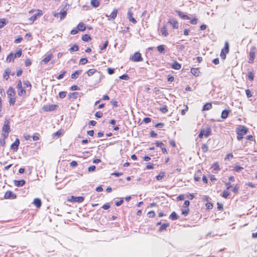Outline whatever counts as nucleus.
<instances>
[{"label": "nucleus", "mask_w": 257, "mask_h": 257, "mask_svg": "<svg viewBox=\"0 0 257 257\" xmlns=\"http://www.w3.org/2000/svg\"><path fill=\"white\" fill-rule=\"evenodd\" d=\"M229 111L227 110H223L221 112V117L223 119H225L227 117Z\"/></svg>", "instance_id": "a878e982"}, {"label": "nucleus", "mask_w": 257, "mask_h": 257, "mask_svg": "<svg viewBox=\"0 0 257 257\" xmlns=\"http://www.w3.org/2000/svg\"><path fill=\"white\" fill-rule=\"evenodd\" d=\"M7 94L9 97L14 96L15 94V89L13 87H10L7 91Z\"/></svg>", "instance_id": "aec40b11"}, {"label": "nucleus", "mask_w": 257, "mask_h": 257, "mask_svg": "<svg viewBox=\"0 0 257 257\" xmlns=\"http://www.w3.org/2000/svg\"><path fill=\"white\" fill-rule=\"evenodd\" d=\"M155 213L154 211H150L147 213V216L150 218L153 217L155 216Z\"/></svg>", "instance_id": "603ef678"}, {"label": "nucleus", "mask_w": 257, "mask_h": 257, "mask_svg": "<svg viewBox=\"0 0 257 257\" xmlns=\"http://www.w3.org/2000/svg\"><path fill=\"white\" fill-rule=\"evenodd\" d=\"M233 156L231 153L228 154L225 158V160H230V159L233 158Z\"/></svg>", "instance_id": "e2e57ef3"}, {"label": "nucleus", "mask_w": 257, "mask_h": 257, "mask_svg": "<svg viewBox=\"0 0 257 257\" xmlns=\"http://www.w3.org/2000/svg\"><path fill=\"white\" fill-rule=\"evenodd\" d=\"M66 95V91H61L59 93V96L61 98H64Z\"/></svg>", "instance_id": "49530a36"}, {"label": "nucleus", "mask_w": 257, "mask_h": 257, "mask_svg": "<svg viewBox=\"0 0 257 257\" xmlns=\"http://www.w3.org/2000/svg\"><path fill=\"white\" fill-rule=\"evenodd\" d=\"M42 14L41 12H39L37 14H35V15H34L33 16H32L31 18H30V20H32V21H35L36 18H37V17L38 16H40Z\"/></svg>", "instance_id": "ea45409f"}, {"label": "nucleus", "mask_w": 257, "mask_h": 257, "mask_svg": "<svg viewBox=\"0 0 257 257\" xmlns=\"http://www.w3.org/2000/svg\"><path fill=\"white\" fill-rule=\"evenodd\" d=\"M5 199H14L17 198V195L11 191H7L4 196Z\"/></svg>", "instance_id": "423d86ee"}, {"label": "nucleus", "mask_w": 257, "mask_h": 257, "mask_svg": "<svg viewBox=\"0 0 257 257\" xmlns=\"http://www.w3.org/2000/svg\"><path fill=\"white\" fill-rule=\"evenodd\" d=\"M16 102V98L10 97L9 103L10 105H14Z\"/></svg>", "instance_id": "864d4df0"}, {"label": "nucleus", "mask_w": 257, "mask_h": 257, "mask_svg": "<svg viewBox=\"0 0 257 257\" xmlns=\"http://www.w3.org/2000/svg\"><path fill=\"white\" fill-rule=\"evenodd\" d=\"M79 50V47L77 45H74L73 46H72L70 49L69 51L71 52H73L75 51H77Z\"/></svg>", "instance_id": "f704fd0d"}, {"label": "nucleus", "mask_w": 257, "mask_h": 257, "mask_svg": "<svg viewBox=\"0 0 257 257\" xmlns=\"http://www.w3.org/2000/svg\"><path fill=\"white\" fill-rule=\"evenodd\" d=\"M5 19H0V29L3 28L6 25Z\"/></svg>", "instance_id": "a19ab883"}, {"label": "nucleus", "mask_w": 257, "mask_h": 257, "mask_svg": "<svg viewBox=\"0 0 257 257\" xmlns=\"http://www.w3.org/2000/svg\"><path fill=\"white\" fill-rule=\"evenodd\" d=\"M56 104L47 105L43 106V110L45 111H51L56 109L58 107Z\"/></svg>", "instance_id": "6e6552de"}, {"label": "nucleus", "mask_w": 257, "mask_h": 257, "mask_svg": "<svg viewBox=\"0 0 257 257\" xmlns=\"http://www.w3.org/2000/svg\"><path fill=\"white\" fill-rule=\"evenodd\" d=\"M178 215L175 213V212H173L170 215L169 218L170 219L175 220H176L178 218Z\"/></svg>", "instance_id": "72a5a7b5"}, {"label": "nucleus", "mask_w": 257, "mask_h": 257, "mask_svg": "<svg viewBox=\"0 0 257 257\" xmlns=\"http://www.w3.org/2000/svg\"><path fill=\"white\" fill-rule=\"evenodd\" d=\"M247 128L243 125H240L236 129V133L239 136H244L247 133Z\"/></svg>", "instance_id": "f03ea898"}, {"label": "nucleus", "mask_w": 257, "mask_h": 257, "mask_svg": "<svg viewBox=\"0 0 257 257\" xmlns=\"http://www.w3.org/2000/svg\"><path fill=\"white\" fill-rule=\"evenodd\" d=\"M191 73L195 76H198L199 75L200 71L198 68H192L191 69Z\"/></svg>", "instance_id": "393cba45"}, {"label": "nucleus", "mask_w": 257, "mask_h": 257, "mask_svg": "<svg viewBox=\"0 0 257 257\" xmlns=\"http://www.w3.org/2000/svg\"><path fill=\"white\" fill-rule=\"evenodd\" d=\"M119 79L127 80L129 79V76L127 74H123L119 76Z\"/></svg>", "instance_id": "8fccbe9b"}, {"label": "nucleus", "mask_w": 257, "mask_h": 257, "mask_svg": "<svg viewBox=\"0 0 257 257\" xmlns=\"http://www.w3.org/2000/svg\"><path fill=\"white\" fill-rule=\"evenodd\" d=\"M212 107V106L211 103H206L203 105L202 110H208L211 109Z\"/></svg>", "instance_id": "5701e85b"}, {"label": "nucleus", "mask_w": 257, "mask_h": 257, "mask_svg": "<svg viewBox=\"0 0 257 257\" xmlns=\"http://www.w3.org/2000/svg\"><path fill=\"white\" fill-rule=\"evenodd\" d=\"M69 5H65V6L61 10L60 12L59 13V15L60 16V20H63L66 17L67 11Z\"/></svg>", "instance_id": "7ed1b4c3"}, {"label": "nucleus", "mask_w": 257, "mask_h": 257, "mask_svg": "<svg viewBox=\"0 0 257 257\" xmlns=\"http://www.w3.org/2000/svg\"><path fill=\"white\" fill-rule=\"evenodd\" d=\"M243 169V167H242L241 166H238V165H235L234 167V170L235 171H236V172H239L240 171H241Z\"/></svg>", "instance_id": "4c0bfd02"}, {"label": "nucleus", "mask_w": 257, "mask_h": 257, "mask_svg": "<svg viewBox=\"0 0 257 257\" xmlns=\"http://www.w3.org/2000/svg\"><path fill=\"white\" fill-rule=\"evenodd\" d=\"M117 14V10L116 9H114L113 10V11L111 12V13L110 14V15H109V17L111 18L114 19L116 17Z\"/></svg>", "instance_id": "2f4dec72"}, {"label": "nucleus", "mask_w": 257, "mask_h": 257, "mask_svg": "<svg viewBox=\"0 0 257 257\" xmlns=\"http://www.w3.org/2000/svg\"><path fill=\"white\" fill-rule=\"evenodd\" d=\"M91 39L90 36L88 34H85L82 37V40L85 42H88Z\"/></svg>", "instance_id": "473e14b6"}, {"label": "nucleus", "mask_w": 257, "mask_h": 257, "mask_svg": "<svg viewBox=\"0 0 257 257\" xmlns=\"http://www.w3.org/2000/svg\"><path fill=\"white\" fill-rule=\"evenodd\" d=\"M107 72L109 74L111 75L114 73V69L111 68H108Z\"/></svg>", "instance_id": "13d9d810"}, {"label": "nucleus", "mask_w": 257, "mask_h": 257, "mask_svg": "<svg viewBox=\"0 0 257 257\" xmlns=\"http://www.w3.org/2000/svg\"><path fill=\"white\" fill-rule=\"evenodd\" d=\"M159 110L162 112V113H166L168 111V108L166 105H164L162 107H161L159 108Z\"/></svg>", "instance_id": "58836bf2"}, {"label": "nucleus", "mask_w": 257, "mask_h": 257, "mask_svg": "<svg viewBox=\"0 0 257 257\" xmlns=\"http://www.w3.org/2000/svg\"><path fill=\"white\" fill-rule=\"evenodd\" d=\"M10 74L11 70L9 68L6 69L5 71V73L4 74V78L6 80H8Z\"/></svg>", "instance_id": "4be33fe9"}, {"label": "nucleus", "mask_w": 257, "mask_h": 257, "mask_svg": "<svg viewBox=\"0 0 257 257\" xmlns=\"http://www.w3.org/2000/svg\"><path fill=\"white\" fill-rule=\"evenodd\" d=\"M220 57L221 59L224 60L226 58V53H224V50H222L220 53Z\"/></svg>", "instance_id": "bf43d9fd"}, {"label": "nucleus", "mask_w": 257, "mask_h": 257, "mask_svg": "<svg viewBox=\"0 0 257 257\" xmlns=\"http://www.w3.org/2000/svg\"><path fill=\"white\" fill-rule=\"evenodd\" d=\"M222 50H224V52L226 54L228 53L229 50V46L228 42H225L224 47Z\"/></svg>", "instance_id": "c85d7f7f"}, {"label": "nucleus", "mask_w": 257, "mask_h": 257, "mask_svg": "<svg viewBox=\"0 0 257 257\" xmlns=\"http://www.w3.org/2000/svg\"><path fill=\"white\" fill-rule=\"evenodd\" d=\"M24 84L25 85L26 87H30V88H31L32 87V85H31V83L30 82V81L27 80L26 81H24Z\"/></svg>", "instance_id": "052dcab7"}, {"label": "nucleus", "mask_w": 257, "mask_h": 257, "mask_svg": "<svg viewBox=\"0 0 257 257\" xmlns=\"http://www.w3.org/2000/svg\"><path fill=\"white\" fill-rule=\"evenodd\" d=\"M52 57H53L52 54H50L48 55L47 56H46L44 59H43L42 60V63H44L45 64L47 63L48 62H49L50 61V60L51 59Z\"/></svg>", "instance_id": "412c9836"}, {"label": "nucleus", "mask_w": 257, "mask_h": 257, "mask_svg": "<svg viewBox=\"0 0 257 257\" xmlns=\"http://www.w3.org/2000/svg\"><path fill=\"white\" fill-rule=\"evenodd\" d=\"M202 150L203 153H206L208 151V147L206 144H204L202 146Z\"/></svg>", "instance_id": "de8ad7c7"}, {"label": "nucleus", "mask_w": 257, "mask_h": 257, "mask_svg": "<svg viewBox=\"0 0 257 257\" xmlns=\"http://www.w3.org/2000/svg\"><path fill=\"white\" fill-rule=\"evenodd\" d=\"M99 1L98 0H91V5L94 8H97L99 6Z\"/></svg>", "instance_id": "cd10ccee"}, {"label": "nucleus", "mask_w": 257, "mask_h": 257, "mask_svg": "<svg viewBox=\"0 0 257 257\" xmlns=\"http://www.w3.org/2000/svg\"><path fill=\"white\" fill-rule=\"evenodd\" d=\"M17 88L19 89L18 91V95L19 96H23L25 95L26 90L23 88L21 80H19L17 86Z\"/></svg>", "instance_id": "39448f33"}, {"label": "nucleus", "mask_w": 257, "mask_h": 257, "mask_svg": "<svg viewBox=\"0 0 257 257\" xmlns=\"http://www.w3.org/2000/svg\"><path fill=\"white\" fill-rule=\"evenodd\" d=\"M66 73V71L65 70L62 71L61 73L56 77L57 79L59 80L62 79Z\"/></svg>", "instance_id": "37998d69"}, {"label": "nucleus", "mask_w": 257, "mask_h": 257, "mask_svg": "<svg viewBox=\"0 0 257 257\" xmlns=\"http://www.w3.org/2000/svg\"><path fill=\"white\" fill-rule=\"evenodd\" d=\"M88 62V60L86 58H81L79 61V64L81 65H84L87 63Z\"/></svg>", "instance_id": "c03bdc74"}, {"label": "nucleus", "mask_w": 257, "mask_h": 257, "mask_svg": "<svg viewBox=\"0 0 257 257\" xmlns=\"http://www.w3.org/2000/svg\"><path fill=\"white\" fill-rule=\"evenodd\" d=\"M248 78L250 81H252L254 78V75L252 72H249L247 74Z\"/></svg>", "instance_id": "79ce46f5"}, {"label": "nucleus", "mask_w": 257, "mask_h": 257, "mask_svg": "<svg viewBox=\"0 0 257 257\" xmlns=\"http://www.w3.org/2000/svg\"><path fill=\"white\" fill-rule=\"evenodd\" d=\"M81 72V70H77L75 71L74 73H73L71 75V78L72 79H76L78 77L79 74Z\"/></svg>", "instance_id": "bb28decb"}, {"label": "nucleus", "mask_w": 257, "mask_h": 257, "mask_svg": "<svg viewBox=\"0 0 257 257\" xmlns=\"http://www.w3.org/2000/svg\"><path fill=\"white\" fill-rule=\"evenodd\" d=\"M102 115H103V113L101 111H97L95 113V116L98 118H101L102 116Z\"/></svg>", "instance_id": "6e6d98bb"}, {"label": "nucleus", "mask_w": 257, "mask_h": 257, "mask_svg": "<svg viewBox=\"0 0 257 257\" xmlns=\"http://www.w3.org/2000/svg\"><path fill=\"white\" fill-rule=\"evenodd\" d=\"M22 55V51L18 50L16 52V53L14 54L15 58H19Z\"/></svg>", "instance_id": "09e8293b"}, {"label": "nucleus", "mask_w": 257, "mask_h": 257, "mask_svg": "<svg viewBox=\"0 0 257 257\" xmlns=\"http://www.w3.org/2000/svg\"><path fill=\"white\" fill-rule=\"evenodd\" d=\"M206 207L208 209H211L213 208V204L210 202H208L206 204Z\"/></svg>", "instance_id": "0e129e2a"}, {"label": "nucleus", "mask_w": 257, "mask_h": 257, "mask_svg": "<svg viewBox=\"0 0 257 257\" xmlns=\"http://www.w3.org/2000/svg\"><path fill=\"white\" fill-rule=\"evenodd\" d=\"M165 176V173L164 172H161L156 177L157 180L159 181L162 180Z\"/></svg>", "instance_id": "e433bc0d"}, {"label": "nucleus", "mask_w": 257, "mask_h": 257, "mask_svg": "<svg viewBox=\"0 0 257 257\" xmlns=\"http://www.w3.org/2000/svg\"><path fill=\"white\" fill-rule=\"evenodd\" d=\"M26 182L24 180H14V185L17 187H22L25 185Z\"/></svg>", "instance_id": "ddd939ff"}, {"label": "nucleus", "mask_w": 257, "mask_h": 257, "mask_svg": "<svg viewBox=\"0 0 257 257\" xmlns=\"http://www.w3.org/2000/svg\"><path fill=\"white\" fill-rule=\"evenodd\" d=\"M3 132L9 133V132L10 131V126L9 125V121H5L4 125L3 127Z\"/></svg>", "instance_id": "4468645a"}, {"label": "nucleus", "mask_w": 257, "mask_h": 257, "mask_svg": "<svg viewBox=\"0 0 257 257\" xmlns=\"http://www.w3.org/2000/svg\"><path fill=\"white\" fill-rule=\"evenodd\" d=\"M255 47H252L249 52V63H252L255 57Z\"/></svg>", "instance_id": "1a4fd4ad"}, {"label": "nucleus", "mask_w": 257, "mask_h": 257, "mask_svg": "<svg viewBox=\"0 0 257 257\" xmlns=\"http://www.w3.org/2000/svg\"><path fill=\"white\" fill-rule=\"evenodd\" d=\"M96 72V70L95 69H90L87 71V73L89 76H91L93 75Z\"/></svg>", "instance_id": "c9c22d12"}, {"label": "nucleus", "mask_w": 257, "mask_h": 257, "mask_svg": "<svg viewBox=\"0 0 257 257\" xmlns=\"http://www.w3.org/2000/svg\"><path fill=\"white\" fill-rule=\"evenodd\" d=\"M165 45H159L157 47L158 51L162 54H164L165 52Z\"/></svg>", "instance_id": "c756f323"}, {"label": "nucleus", "mask_w": 257, "mask_h": 257, "mask_svg": "<svg viewBox=\"0 0 257 257\" xmlns=\"http://www.w3.org/2000/svg\"><path fill=\"white\" fill-rule=\"evenodd\" d=\"M156 145L157 147L160 148H162L163 146H164V144L162 142L159 141H156Z\"/></svg>", "instance_id": "774afa93"}, {"label": "nucleus", "mask_w": 257, "mask_h": 257, "mask_svg": "<svg viewBox=\"0 0 257 257\" xmlns=\"http://www.w3.org/2000/svg\"><path fill=\"white\" fill-rule=\"evenodd\" d=\"M211 130L210 127H207L206 129H202L198 135L199 138H202L203 136L207 138L211 134Z\"/></svg>", "instance_id": "f257e3e1"}, {"label": "nucleus", "mask_w": 257, "mask_h": 257, "mask_svg": "<svg viewBox=\"0 0 257 257\" xmlns=\"http://www.w3.org/2000/svg\"><path fill=\"white\" fill-rule=\"evenodd\" d=\"M229 192L226 191H224L222 193V196L225 198H227L229 196Z\"/></svg>", "instance_id": "5fc2aeb1"}, {"label": "nucleus", "mask_w": 257, "mask_h": 257, "mask_svg": "<svg viewBox=\"0 0 257 257\" xmlns=\"http://www.w3.org/2000/svg\"><path fill=\"white\" fill-rule=\"evenodd\" d=\"M77 29L79 31H84L85 30L86 27L83 23L80 22L77 26Z\"/></svg>", "instance_id": "b1692460"}, {"label": "nucleus", "mask_w": 257, "mask_h": 257, "mask_svg": "<svg viewBox=\"0 0 257 257\" xmlns=\"http://www.w3.org/2000/svg\"><path fill=\"white\" fill-rule=\"evenodd\" d=\"M84 199V197L82 196L75 197L72 196L70 199H68V201L72 202L81 203L83 201Z\"/></svg>", "instance_id": "0eeeda50"}, {"label": "nucleus", "mask_w": 257, "mask_h": 257, "mask_svg": "<svg viewBox=\"0 0 257 257\" xmlns=\"http://www.w3.org/2000/svg\"><path fill=\"white\" fill-rule=\"evenodd\" d=\"M80 96V94L78 92H72L69 93L68 94V98L70 99H75L78 98Z\"/></svg>", "instance_id": "f8f14e48"}, {"label": "nucleus", "mask_w": 257, "mask_h": 257, "mask_svg": "<svg viewBox=\"0 0 257 257\" xmlns=\"http://www.w3.org/2000/svg\"><path fill=\"white\" fill-rule=\"evenodd\" d=\"M168 23L172 25L173 29H178V23L177 21L174 19H170Z\"/></svg>", "instance_id": "9b49d317"}, {"label": "nucleus", "mask_w": 257, "mask_h": 257, "mask_svg": "<svg viewBox=\"0 0 257 257\" xmlns=\"http://www.w3.org/2000/svg\"><path fill=\"white\" fill-rule=\"evenodd\" d=\"M178 16L183 20H190V18L181 11H177Z\"/></svg>", "instance_id": "dca6fc26"}, {"label": "nucleus", "mask_w": 257, "mask_h": 257, "mask_svg": "<svg viewBox=\"0 0 257 257\" xmlns=\"http://www.w3.org/2000/svg\"><path fill=\"white\" fill-rule=\"evenodd\" d=\"M15 57L14 56V54L11 53L7 57V61L8 62H11L12 61H14L15 59Z\"/></svg>", "instance_id": "7c9ffc66"}, {"label": "nucleus", "mask_w": 257, "mask_h": 257, "mask_svg": "<svg viewBox=\"0 0 257 257\" xmlns=\"http://www.w3.org/2000/svg\"><path fill=\"white\" fill-rule=\"evenodd\" d=\"M20 144V141L19 139H16L15 141L11 145V148L14 151H17Z\"/></svg>", "instance_id": "9d476101"}, {"label": "nucleus", "mask_w": 257, "mask_h": 257, "mask_svg": "<svg viewBox=\"0 0 257 257\" xmlns=\"http://www.w3.org/2000/svg\"><path fill=\"white\" fill-rule=\"evenodd\" d=\"M171 67L175 70H179L181 68V65L177 61H174L171 65Z\"/></svg>", "instance_id": "f3484780"}, {"label": "nucleus", "mask_w": 257, "mask_h": 257, "mask_svg": "<svg viewBox=\"0 0 257 257\" xmlns=\"http://www.w3.org/2000/svg\"><path fill=\"white\" fill-rule=\"evenodd\" d=\"M189 211V209H188V208L184 209L182 210V213L184 215L186 216L188 214Z\"/></svg>", "instance_id": "69168bd1"}, {"label": "nucleus", "mask_w": 257, "mask_h": 257, "mask_svg": "<svg viewBox=\"0 0 257 257\" xmlns=\"http://www.w3.org/2000/svg\"><path fill=\"white\" fill-rule=\"evenodd\" d=\"M131 60L134 62H140L143 61L141 54L139 52H136L131 58Z\"/></svg>", "instance_id": "20e7f679"}, {"label": "nucleus", "mask_w": 257, "mask_h": 257, "mask_svg": "<svg viewBox=\"0 0 257 257\" xmlns=\"http://www.w3.org/2000/svg\"><path fill=\"white\" fill-rule=\"evenodd\" d=\"M70 89L71 90H80V88L77 85H73L71 87Z\"/></svg>", "instance_id": "680f3d73"}, {"label": "nucleus", "mask_w": 257, "mask_h": 257, "mask_svg": "<svg viewBox=\"0 0 257 257\" xmlns=\"http://www.w3.org/2000/svg\"><path fill=\"white\" fill-rule=\"evenodd\" d=\"M108 41L107 40H106L105 42V43H104L103 46L100 48V50L101 51H102V50L105 49L108 45Z\"/></svg>", "instance_id": "4d7b16f0"}, {"label": "nucleus", "mask_w": 257, "mask_h": 257, "mask_svg": "<svg viewBox=\"0 0 257 257\" xmlns=\"http://www.w3.org/2000/svg\"><path fill=\"white\" fill-rule=\"evenodd\" d=\"M245 93H246L247 97H248V98H249V97H251V96H252L251 91L249 89H246L245 90Z\"/></svg>", "instance_id": "338daca9"}, {"label": "nucleus", "mask_w": 257, "mask_h": 257, "mask_svg": "<svg viewBox=\"0 0 257 257\" xmlns=\"http://www.w3.org/2000/svg\"><path fill=\"white\" fill-rule=\"evenodd\" d=\"M25 64L26 67L29 66L32 64V61L30 59H27L25 61Z\"/></svg>", "instance_id": "3c124183"}, {"label": "nucleus", "mask_w": 257, "mask_h": 257, "mask_svg": "<svg viewBox=\"0 0 257 257\" xmlns=\"http://www.w3.org/2000/svg\"><path fill=\"white\" fill-rule=\"evenodd\" d=\"M33 204L37 207L40 208L42 205V202L39 198H35L33 201Z\"/></svg>", "instance_id": "6ab92c4d"}, {"label": "nucleus", "mask_w": 257, "mask_h": 257, "mask_svg": "<svg viewBox=\"0 0 257 257\" xmlns=\"http://www.w3.org/2000/svg\"><path fill=\"white\" fill-rule=\"evenodd\" d=\"M160 32L164 37H167L169 34L167 30V28L164 25L160 29Z\"/></svg>", "instance_id": "a211bd4d"}, {"label": "nucleus", "mask_w": 257, "mask_h": 257, "mask_svg": "<svg viewBox=\"0 0 257 257\" xmlns=\"http://www.w3.org/2000/svg\"><path fill=\"white\" fill-rule=\"evenodd\" d=\"M133 13L131 10H130L127 12V17L129 19V21L133 22L134 24H136L137 23V21L135 18L133 17Z\"/></svg>", "instance_id": "2eb2a0df"}, {"label": "nucleus", "mask_w": 257, "mask_h": 257, "mask_svg": "<svg viewBox=\"0 0 257 257\" xmlns=\"http://www.w3.org/2000/svg\"><path fill=\"white\" fill-rule=\"evenodd\" d=\"M212 168H213V170L215 171H218L220 170L219 166L217 163H214L213 165Z\"/></svg>", "instance_id": "a18cd8bd"}]
</instances>
